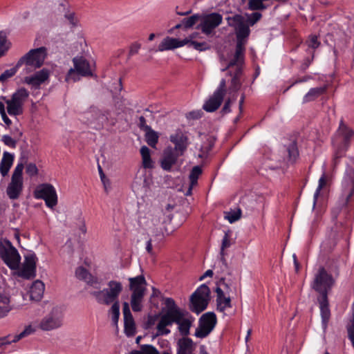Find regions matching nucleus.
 Returning <instances> with one entry per match:
<instances>
[{"label":"nucleus","mask_w":354,"mask_h":354,"mask_svg":"<svg viewBox=\"0 0 354 354\" xmlns=\"http://www.w3.org/2000/svg\"><path fill=\"white\" fill-rule=\"evenodd\" d=\"M216 324V316L213 312L203 314L199 319L198 326L196 329L194 335L198 338L206 337L214 329Z\"/></svg>","instance_id":"nucleus-9"},{"label":"nucleus","mask_w":354,"mask_h":354,"mask_svg":"<svg viewBox=\"0 0 354 354\" xmlns=\"http://www.w3.org/2000/svg\"><path fill=\"white\" fill-rule=\"evenodd\" d=\"M194 342L189 337H183L178 342L177 354H194Z\"/></svg>","instance_id":"nucleus-27"},{"label":"nucleus","mask_w":354,"mask_h":354,"mask_svg":"<svg viewBox=\"0 0 354 354\" xmlns=\"http://www.w3.org/2000/svg\"><path fill=\"white\" fill-rule=\"evenodd\" d=\"M17 274L25 279H33L36 276V268L22 264L21 268L17 272Z\"/></svg>","instance_id":"nucleus-32"},{"label":"nucleus","mask_w":354,"mask_h":354,"mask_svg":"<svg viewBox=\"0 0 354 354\" xmlns=\"http://www.w3.org/2000/svg\"><path fill=\"white\" fill-rule=\"evenodd\" d=\"M1 140L3 142V143L6 145H7L10 147H12V148L16 147L17 142L8 135L3 136Z\"/></svg>","instance_id":"nucleus-57"},{"label":"nucleus","mask_w":354,"mask_h":354,"mask_svg":"<svg viewBox=\"0 0 354 354\" xmlns=\"http://www.w3.org/2000/svg\"><path fill=\"white\" fill-rule=\"evenodd\" d=\"M141 48V44L138 42H134L130 46L129 52V58L130 57L137 54Z\"/></svg>","instance_id":"nucleus-61"},{"label":"nucleus","mask_w":354,"mask_h":354,"mask_svg":"<svg viewBox=\"0 0 354 354\" xmlns=\"http://www.w3.org/2000/svg\"><path fill=\"white\" fill-rule=\"evenodd\" d=\"M222 22L223 16L218 12H212L205 15L202 18L199 27L203 33L209 35Z\"/></svg>","instance_id":"nucleus-11"},{"label":"nucleus","mask_w":354,"mask_h":354,"mask_svg":"<svg viewBox=\"0 0 354 354\" xmlns=\"http://www.w3.org/2000/svg\"><path fill=\"white\" fill-rule=\"evenodd\" d=\"M178 317H179L178 321L176 324H178V331L184 337H187L189 334L190 328L194 318L185 310L180 313V315Z\"/></svg>","instance_id":"nucleus-17"},{"label":"nucleus","mask_w":354,"mask_h":354,"mask_svg":"<svg viewBox=\"0 0 354 354\" xmlns=\"http://www.w3.org/2000/svg\"><path fill=\"white\" fill-rule=\"evenodd\" d=\"M225 218L230 223H234L241 218V211L240 209L237 210H232L225 213Z\"/></svg>","instance_id":"nucleus-47"},{"label":"nucleus","mask_w":354,"mask_h":354,"mask_svg":"<svg viewBox=\"0 0 354 354\" xmlns=\"http://www.w3.org/2000/svg\"><path fill=\"white\" fill-rule=\"evenodd\" d=\"M334 283L333 276L328 273L324 267H320L315 274L311 288L318 292L319 295H322L324 292L328 295Z\"/></svg>","instance_id":"nucleus-7"},{"label":"nucleus","mask_w":354,"mask_h":354,"mask_svg":"<svg viewBox=\"0 0 354 354\" xmlns=\"http://www.w3.org/2000/svg\"><path fill=\"white\" fill-rule=\"evenodd\" d=\"M215 292H216L217 310L224 312L227 308L232 307L230 297L225 296V293L221 288L216 286Z\"/></svg>","instance_id":"nucleus-21"},{"label":"nucleus","mask_w":354,"mask_h":354,"mask_svg":"<svg viewBox=\"0 0 354 354\" xmlns=\"http://www.w3.org/2000/svg\"><path fill=\"white\" fill-rule=\"evenodd\" d=\"M241 78L232 77L230 86L229 90L231 92H237L241 87Z\"/></svg>","instance_id":"nucleus-51"},{"label":"nucleus","mask_w":354,"mask_h":354,"mask_svg":"<svg viewBox=\"0 0 354 354\" xmlns=\"http://www.w3.org/2000/svg\"><path fill=\"white\" fill-rule=\"evenodd\" d=\"M236 95H233L232 99L231 98H228L225 104H224V106H223L222 108V110H221V112L223 113V114H225V113H230L231 111V109H230V104L232 102L235 101L236 99Z\"/></svg>","instance_id":"nucleus-55"},{"label":"nucleus","mask_w":354,"mask_h":354,"mask_svg":"<svg viewBox=\"0 0 354 354\" xmlns=\"http://www.w3.org/2000/svg\"><path fill=\"white\" fill-rule=\"evenodd\" d=\"M14 160V156L9 152L4 151L0 162V173L3 176L8 174Z\"/></svg>","instance_id":"nucleus-28"},{"label":"nucleus","mask_w":354,"mask_h":354,"mask_svg":"<svg viewBox=\"0 0 354 354\" xmlns=\"http://www.w3.org/2000/svg\"><path fill=\"white\" fill-rule=\"evenodd\" d=\"M190 47L198 51H205L210 48L209 44L206 42H198L196 41L190 42Z\"/></svg>","instance_id":"nucleus-53"},{"label":"nucleus","mask_w":354,"mask_h":354,"mask_svg":"<svg viewBox=\"0 0 354 354\" xmlns=\"http://www.w3.org/2000/svg\"><path fill=\"white\" fill-rule=\"evenodd\" d=\"M11 44L7 39L6 33L0 31V57L3 56L10 48Z\"/></svg>","instance_id":"nucleus-36"},{"label":"nucleus","mask_w":354,"mask_h":354,"mask_svg":"<svg viewBox=\"0 0 354 354\" xmlns=\"http://www.w3.org/2000/svg\"><path fill=\"white\" fill-rule=\"evenodd\" d=\"M29 96V92L25 88L17 89L12 93L11 98L6 100L3 97V100L7 104L8 113L11 116L20 115L24 113V104Z\"/></svg>","instance_id":"nucleus-5"},{"label":"nucleus","mask_w":354,"mask_h":354,"mask_svg":"<svg viewBox=\"0 0 354 354\" xmlns=\"http://www.w3.org/2000/svg\"><path fill=\"white\" fill-rule=\"evenodd\" d=\"M203 115V112L201 110H196L189 111L186 114V118L188 120H198L200 119Z\"/></svg>","instance_id":"nucleus-54"},{"label":"nucleus","mask_w":354,"mask_h":354,"mask_svg":"<svg viewBox=\"0 0 354 354\" xmlns=\"http://www.w3.org/2000/svg\"><path fill=\"white\" fill-rule=\"evenodd\" d=\"M130 354H159V352L153 346L144 344L141 346V351L133 350Z\"/></svg>","instance_id":"nucleus-39"},{"label":"nucleus","mask_w":354,"mask_h":354,"mask_svg":"<svg viewBox=\"0 0 354 354\" xmlns=\"http://www.w3.org/2000/svg\"><path fill=\"white\" fill-rule=\"evenodd\" d=\"M64 18L68 21L71 28H75L77 26L78 20L75 17V12L66 11L64 14Z\"/></svg>","instance_id":"nucleus-52"},{"label":"nucleus","mask_w":354,"mask_h":354,"mask_svg":"<svg viewBox=\"0 0 354 354\" xmlns=\"http://www.w3.org/2000/svg\"><path fill=\"white\" fill-rule=\"evenodd\" d=\"M37 261V257L35 252L32 251H28L24 254V265H27L29 267H35Z\"/></svg>","instance_id":"nucleus-40"},{"label":"nucleus","mask_w":354,"mask_h":354,"mask_svg":"<svg viewBox=\"0 0 354 354\" xmlns=\"http://www.w3.org/2000/svg\"><path fill=\"white\" fill-rule=\"evenodd\" d=\"M326 185V176L325 174H323L322 176L319 179V184L318 186L314 193L313 195V207H315L317 198L320 194V192L322 189Z\"/></svg>","instance_id":"nucleus-44"},{"label":"nucleus","mask_w":354,"mask_h":354,"mask_svg":"<svg viewBox=\"0 0 354 354\" xmlns=\"http://www.w3.org/2000/svg\"><path fill=\"white\" fill-rule=\"evenodd\" d=\"M172 312H166L162 317L158 323L160 324L161 326H171L173 323L178 322V315L171 314Z\"/></svg>","instance_id":"nucleus-34"},{"label":"nucleus","mask_w":354,"mask_h":354,"mask_svg":"<svg viewBox=\"0 0 354 354\" xmlns=\"http://www.w3.org/2000/svg\"><path fill=\"white\" fill-rule=\"evenodd\" d=\"M45 290L44 283L40 280L33 282L30 290V298L32 301H40L44 295Z\"/></svg>","instance_id":"nucleus-24"},{"label":"nucleus","mask_w":354,"mask_h":354,"mask_svg":"<svg viewBox=\"0 0 354 354\" xmlns=\"http://www.w3.org/2000/svg\"><path fill=\"white\" fill-rule=\"evenodd\" d=\"M165 304L166 307L167 308V310L166 312L171 311V312H172L171 314H173V315H180V313H182L183 311L185 310H182L180 308H178L176 306L175 301L172 298H170V297H167L165 299Z\"/></svg>","instance_id":"nucleus-37"},{"label":"nucleus","mask_w":354,"mask_h":354,"mask_svg":"<svg viewBox=\"0 0 354 354\" xmlns=\"http://www.w3.org/2000/svg\"><path fill=\"white\" fill-rule=\"evenodd\" d=\"M48 77L49 71L43 68L36 72L33 75L25 77L24 82L27 84L37 87L48 80Z\"/></svg>","instance_id":"nucleus-19"},{"label":"nucleus","mask_w":354,"mask_h":354,"mask_svg":"<svg viewBox=\"0 0 354 354\" xmlns=\"http://www.w3.org/2000/svg\"><path fill=\"white\" fill-rule=\"evenodd\" d=\"M182 156L176 149L171 147H167L162 155V158L160 161L161 167L167 171H171V167L175 165L179 156Z\"/></svg>","instance_id":"nucleus-15"},{"label":"nucleus","mask_w":354,"mask_h":354,"mask_svg":"<svg viewBox=\"0 0 354 354\" xmlns=\"http://www.w3.org/2000/svg\"><path fill=\"white\" fill-rule=\"evenodd\" d=\"M124 331L127 336H132L136 331L135 322L132 315L124 317Z\"/></svg>","instance_id":"nucleus-35"},{"label":"nucleus","mask_w":354,"mask_h":354,"mask_svg":"<svg viewBox=\"0 0 354 354\" xmlns=\"http://www.w3.org/2000/svg\"><path fill=\"white\" fill-rule=\"evenodd\" d=\"M46 48L44 46L31 49L18 60L17 68L24 65L23 71L25 73H30L40 68L46 57Z\"/></svg>","instance_id":"nucleus-3"},{"label":"nucleus","mask_w":354,"mask_h":354,"mask_svg":"<svg viewBox=\"0 0 354 354\" xmlns=\"http://www.w3.org/2000/svg\"><path fill=\"white\" fill-rule=\"evenodd\" d=\"M230 246V242L229 240V236L227 233L225 234L223 239H222V243L221 247V255H224V250L227 248H229Z\"/></svg>","instance_id":"nucleus-59"},{"label":"nucleus","mask_w":354,"mask_h":354,"mask_svg":"<svg viewBox=\"0 0 354 354\" xmlns=\"http://www.w3.org/2000/svg\"><path fill=\"white\" fill-rule=\"evenodd\" d=\"M25 160H21L15 168L11 180H22V172L24 168Z\"/></svg>","instance_id":"nucleus-42"},{"label":"nucleus","mask_w":354,"mask_h":354,"mask_svg":"<svg viewBox=\"0 0 354 354\" xmlns=\"http://www.w3.org/2000/svg\"><path fill=\"white\" fill-rule=\"evenodd\" d=\"M145 293L132 292L131 296V306L133 311L140 312L142 308V300Z\"/></svg>","instance_id":"nucleus-30"},{"label":"nucleus","mask_w":354,"mask_h":354,"mask_svg":"<svg viewBox=\"0 0 354 354\" xmlns=\"http://www.w3.org/2000/svg\"><path fill=\"white\" fill-rule=\"evenodd\" d=\"M23 188V180H11L7 187V194L10 199L19 198Z\"/></svg>","instance_id":"nucleus-26"},{"label":"nucleus","mask_w":354,"mask_h":354,"mask_svg":"<svg viewBox=\"0 0 354 354\" xmlns=\"http://www.w3.org/2000/svg\"><path fill=\"white\" fill-rule=\"evenodd\" d=\"M326 91V86L315 87L310 88L308 92L303 97V104L312 102L324 94Z\"/></svg>","instance_id":"nucleus-29"},{"label":"nucleus","mask_w":354,"mask_h":354,"mask_svg":"<svg viewBox=\"0 0 354 354\" xmlns=\"http://www.w3.org/2000/svg\"><path fill=\"white\" fill-rule=\"evenodd\" d=\"M225 88H226V81L225 79H222L221 81H220V83L218 86V87L216 88V89L214 91V92L223 96H225Z\"/></svg>","instance_id":"nucleus-60"},{"label":"nucleus","mask_w":354,"mask_h":354,"mask_svg":"<svg viewBox=\"0 0 354 354\" xmlns=\"http://www.w3.org/2000/svg\"><path fill=\"white\" fill-rule=\"evenodd\" d=\"M245 50V44L236 43V48L234 57L239 59L241 61V62H243Z\"/></svg>","instance_id":"nucleus-50"},{"label":"nucleus","mask_w":354,"mask_h":354,"mask_svg":"<svg viewBox=\"0 0 354 354\" xmlns=\"http://www.w3.org/2000/svg\"><path fill=\"white\" fill-rule=\"evenodd\" d=\"M34 196L37 199H43L46 206L53 209L57 205V195L55 187L49 183L38 185L34 192Z\"/></svg>","instance_id":"nucleus-8"},{"label":"nucleus","mask_w":354,"mask_h":354,"mask_svg":"<svg viewBox=\"0 0 354 354\" xmlns=\"http://www.w3.org/2000/svg\"><path fill=\"white\" fill-rule=\"evenodd\" d=\"M210 296V289L205 284H201L191 295L189 309L199 314L205 310L208 305Z\"/></svg>","instance_id":"nucleus-4"},{"label":"nucleus","mask_w":354,"mask_h":354,"mask_svg":"<svg viewBox=\"0 0 354 354\" xmlns=\"http://www.w3.org/2000/svg\"><path fill=\"white\" fill-rule=\"evenodd\" d=\"M228 74L232 76V77H236V78H242L243 75V68L242 66H237L235 68V70L234 72L229 71Z\"/></svg>","instance_id":"nucleus-62"},{"label":"nucleus","mask_w":354,"mask_h":354,"mask_svg":"<svg viewBox=\"0 0 354 354\" xmlns=\"http://www.w3.org/2000/svg\"><path fill=\"white\" fill-rule=\"evenodd\" d=\"M262 17V15L259 12H252L250 15H248L247 20L245 21L246 24H248V27L253 26L257 24Z\"/></svg>","instance_id":"nucleus-48"},{"label":"nucleus","mask_w":354,"mask_h":354,"mask_svg":"<svg viewBox=\"0 0 354 354\" xmlns=\"http://www.w3.org/2000/svg\"><path fill=\"white\" fill-rule=\"evenodd\" d=\"M187 137L182 133H178L170 136V141L175 145L173 149H176V151L182 155L187 147Z\"/></svg>","instance_id":"nucleus-22"},{"label":"nucleus","mask_w":354,"mask_h":354,"mask_svg":"<svg viewBox=\"0 0 354 354\" xmlns=\"http://www.w3.org/2000/svg\"><path fill=\"white\" fill-rule=\"evenodd\" d=\"M145 140L147 143L151 147H155L158 141V136L157 133L151 128L149 130L145 131Z\"/></svg>","instance_id":"nucleus-38"},{"label":"nucleus","mask_w":354,"mask_h":354,"mask_svg":"<svg viewBox=\"0 0 354 354\" xmlns=\"http://www.w3.org/2000/svg\"><path fill=\"white\" fill-rule=\"evenodd\" d=\"M19 68H17V64L13 68H11L10 69L6 70L1 75H0V82H6L9 78L14 76L16 73L17 72L18 69Z\"/></svg>","instance_id":"nucleus-49"},{"label":"nucleus","mask_w":354,"mask_h":354,"mask_svg":"<svg viewBox=\"0 0 354 354\" xmlns=\"http://www.w3.org/2000/svg\"><path fill=\"white\" fill-rule=\"evenodd\" d=\"M202 174V169L200 166H194L190 171L189 178L192 185H196L199 176Z\"/></svg>","instance_id":"nucleus-41"},{"label":"nucleus","mask_w":354,"mask_h":354,"mask_svg":"<svg viewBox=\"0 0 354 354\" xmlns=\"http://www.w3.org/2000/svg\"><path fill=\"white\" fill-rule=\"evenodd\" d=\"M122 291V285L117 281H110L108 288L102 290L92 291L91 295L93 296L96 301L100 304L109 306L112 304L109 310L111 315V319L114 325H117L120 317V302L118 297Z\"/></svg>","instance_id":"nucleus-1"},{"label":"nucleus","mask_w":354,"mask_h":354,"mask_svg":"<svg viewBox=\"0 0 354 354\" xmlns=\"http://www.w3.org/2000/svg\"><path fill=\"white\" fill-rule=\"evenodd\" d=\"M342 187L345 194L344 205H347L354 194V169L347 166L342 180Z\"/></svg>","instance_id":"nucleus-13"},{"label":"nucleus","mask_w":354,"mask_h":354,"mask_svg":"<svg viewBox=\"0 0 354 354\" xmlns=\"http://www.w3.org/2000/svg\"><path fill=\"white\" fill-rule=\"evenodd\" d=\"M289 161L294 162L299 156V151L295 142L290 144L287 147Z\"/></svg>","instance_id":"nucleus-43"},{"label":"nucleus","mask_w":354,"mask_h":354,"mask_svg":"<svg viewBox=\"0 0 354 354\" xmlns=\"http://www.w3.org/2000/svg\"><path fill=\"white\" fill-rule=\"evenodd\" d=\"M75 277L82 281H85L88 285L94 288L100 289L101 288V281L95 277H93L88 270L83 266H79L75 270Z\"/></svg>","instance_id":"nucleus-18"},{"label":"nucleus","mask_w":354,"mask_h":354,"mask_svg":"<svg viewBox=\"0 0 354 354\" xmlns=\"http://www.w3.org/2000/svg\"><path fill=\"white\" fill-rule=\"evenodd\" d=\"M26 172L30 177L35 176L38 174V169L35 164L29 163L26 166Z\"/></svg>","instance_id":"nucleus-56"},{"label":"nucleus","mask_w":354,"mask_h":354,"mask_svg":"<svg viewBox=\"0 0 354 354\" xmlns=\"http://www.w3.org/2000/svg\"><path fill=\"white\" fill-rule=\"evenodd\" d=\"M177 39L169 37H165L158 46V51H165L177 48Z\"/></svg>","instance_id":"nucleus-31"},{"label":"nucleus","mask_w":354,"mask_h":354,"mask_svg":"<svg viewBox=\"0 0 354 354\" xmlns=\"http://www.w3.org/2000/svg\"><path fill=\"white\" fill-rule=\"evenodd\" d=\"M11 310L10 304H0V319L6 317Z\"/></svg>","instance_id":"nucleus-58"},{"label":"nucleus","mask_w":354,"mask_h":354,"mask_svg":"<svg viewBox=\"0 0 354 354\" xmlns=\"http://www.w3.org/2000/svg\"><path fill=\"white\" fill-rule=\"evenodd\" d=\"M224 96L214 92L213 95L207 100L203 108L207 112H214L221 106Z\"/></svg>","instance_id":"nucleus-23"},{"label":"nucleus","mask_w":354,"mask_h":354,"mask_svg":"<svg viewBox=\"0 0 354 354\" xmlns=\"http://www.w3.org/2000/svg\"><path fill=\"white\" fill-rule=\"evenodd\" d=\"M267 6L261 0H249L248 9L250 10H263Z\"/></svg>","instance_id":"nucleus-46"},{"label":"nucleus","mask_w":354,"mask_h":354,"mask_svg":"<svg viewBox=\"0 0 354 354\" xmlns=\"http://www.w3.org/2000/svg\"><path fill=\"white\" fill-rule=\"evenodd\" d=\"M142 158V165L145 169H151L153 167V162L151 158L150 149L147 146H142L140 149Z\"/></svg>","instance_id":"nucleus-33"},{"label":"nucleus","mask_w":354,"mask_h":354,"mask_svg":"<svg viewBox=\"0 0 354 354\" xmlns=\"http://www.w3.org/2000/svg\"><path fill=\"white\" fill-rule=\"evenodd\" d=\"M138 125L139 128L143 131L149 130L151 129V127L147 124L146 119L144 116L139 117V122Z\"/></svg>","instance_id":"nucleus-64"},{"label":"nucleus","mask_w":354,"mask_h":354,"mask_svg":"<svg viewBox=\"0 0 354 354\" xmlns=\"http://www.w3.org/2000/svg\"><path fill=\"white\" fill-rule=\"evenodd\" d=\"M34 332L35 329L32 328L31 325H28L26 326L25 329L18 335H9L8 336L0 338V346L8 345L11 343L17 342L22 338L32 334Z\"/></svg>","instance_id":"nucleus-20"},{"label":"nucleus","mask_w":354,"mask_h":354,"mask_svg":"<svg viewBox=\"0 0 354 354\" xmlns=\"http://www.w3.org/2000/svg\"><path fill=\"white\" fill-rule=\"evenodd\" d=\"M62 324V319L57 310H53L49 314L45 316L39 323V328L48 331L56 329Z\"/></svg>","instance_id":"nucleus-14"},{"label":"nucleus","mask_w":354,"mask_h":354,"mask_svg":"<svg viewBox=\"0 0 354 354\" xmlns=\"http://www.w3.org/2000/svg\"><path fill=\"white\" fill-rule=\"evenodd\" d=\"M232 19L236 24L235 28L236 43L245 45L250 34L248 24L245 23L244 18L241 15H235Z\"/></svg>","instance_id":"nucleus-12"},{"label":"nucleus","mask_w":354,"mask_h":354,"mask_svg":"<svg viewBox=\"0 0 354 354\" xmlns=\"http://www.w3.org/2000/svg\"><path fill=\"white\" fill-rule=\"evenodd\" d=\"M317 302L320 309V315L322 317V325L324 329H326L328 326V322L330 317V310L329 308V301L328 295L326 292L322 295L317 297Z\"/></svg>","instance_id":"nucleus-16"},{"label":"nucleus","mask_w":354,"mask_h":354,"mask_svg":"<svg viewBox=\"0 0 354 354\" xmlns=\"http://www.w3.org/2000/svg\"><path fill=\"white\" fill-rule=\"evenodd\" d=\"M74 64V68H71L66 77V80H73V82L77 81L75 71L77 74L86 77L91 76L92 72L90 68L88 62L83 57H75L73 59Z\"/></svg>","instance_id":"nucleus-10"},{"label":"nucleus","mask_w":354,"mask_h":354,"mask_svg":"<svg viewBox=\"0 0 354 354\" xmlns=\"http://www.w3.org/2000/svg\"><path fill=\"white\" fill-rule=\"evenodd\" d=\"M0 257L10 269H19L21 256L10 241L0 242Z\"/></svg>","instance_id":"nucleus-6"},{"label":"nucleus","mask_w":354,"mask_h":354,"mask_svg":"<svg viewBox=\"0 0 354 354\" xmlns=\"http://www.w3.org/2000/svg\"><path fill=\"white\" fill-rule=\"evenodd\" d=\"M200 18H201V16L198 14L194 15L187 18H184L182 20L183 28L185 29H188L189 28H192L194 25L196 24V23L198 21V20Z\"/></svg>","instance_id":"nucleus-45"},{"label":"nucleus","mask_w":354,"mask_h":354,"mask_svg":"<svg viewBox=\"0 0 354 354\" xmlns=\"http://www.w3.org/2000/svg\"><path fill=\"white\" fill-rule=\"evenodd\" d=\"M319 46V42L318 41L317 37L316 35L310 36L308 41V46L313 49H315L318 48Z\"/></svg>","instance_id":"nucleus-63"},{"label":"nucleus","mask_w":354,"mask_h":354,"mask_svg":"<svg viewBox=\"0 0 354 354\" xmlns=\"http://www.w3.org/2000/svg\"><path fill=\"white\" fill-rule=\"evenodd\" d=\"M353 135L354 131L344 124L343 121L341 120L335 138L333 140V145L335 148V165H337L338 160L344 156V153L349 146L351 139Z\"/></svg>","instance_id":"nucleus-2"},{"label":"nucleus","mask_w":354,"mask_h":354,"mask_svg":"<svg viewBox=\"0 0 354 354\" xmlns=\"http://www.w3.org/2000/svg\"><path fill=\"white\" fill-rule=\"evenodd\" d=\"M130 284L129 289L132 292L145 293L146 280L143 275L129 279Z\"/></svg>","instance_id":"nucleus-25"}]
</instances>
